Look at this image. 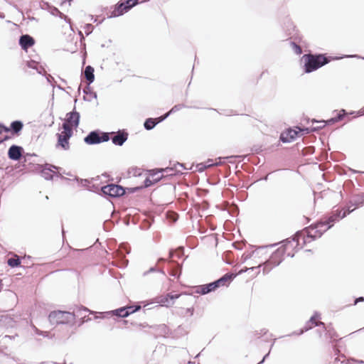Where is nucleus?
Masks as SVG:
<instances>
[{
    "label": "nucleus",
    "mask_w": 364,
    "mask_h": 364,
    "mask_svg": "<svg viewBox=\"0 0 364 364\" xmlns=\"http://www.w3.org/2000/svg\"><path fill=\"white\" fill-rule=\"evenodd\" d=\"M7 264L11 268L21 267V258L19 256L15 255L14 257L8 259Z\"/></svg>",
    "instance_id": "7c9ffc66"
},
{
    "label": "nucleus",
    "mask_w": 364,
    "mask_h": 364,
    "mask_svg": "<svg viewBox=\"0 0 364 364\" xmlns=\"http://www.w3.org/2000/svg\"><path fill=\"white\" fill-rule=\"evenodd\" d=\"M284 29L289 39L301 40V38L299 33L296 30L295 26L291 21L288 20L287 21Z\"/></svg>",
    "instance_id": "f3484780"
},
{
    "label": "nucleus",
    "mask_w": 364,
    "mask_h": 364,
    "mask_svg": "<svg viewBox=\"0 0 364 364\" xmlns=\"http://www.w3.org/2000/svg\"><path fill=\"white\" fill-rule=\"evenodd\" d=\"M171 114L170 113V112H167L166 113L164 114L163 115L156 118V122L157 123H160L161 122H163L164 120H165L166 118H168Z\"/></svg>",
    "instance_id": "6e6d98bb"
},
{
    "label": "nucleus",
    "mask_w": 364,
    "mask_h": 364,
    "mask_svg": "<svg viewBox=\"0 0 364 364\" xmlns=\"http://www.w3.org/2000/svg\"><path fill=\"white\" fill-rule=\"evenodd\" d=\"M282 245L272 253L269 258L263 264L264 274H268L274 267L279 266L284 259V254L289 249H294L299 245V239L295 235L291 240L289 238L282 241Z\"/></svg>",
    "instance_id": "f03ea898"
},
{
    "label": "nucleus",
    "mask_w": 364,
    "mask_h": 364,
    "mask_svg": "<svg viewBox=\"0 0 364 364\" xmlns=\"http://www.w3.org/2000/svg\"><path fill=\"white\" fill-rule=\"evenodd\" d=\"M125 195V189L121 185L109 183L100 187V196L105 198H118Z\"/></svg>",
    "instance_id": "423d86ee"
},
{
    "label": "nucleus",
    "mask_w": 364,
    "mask_h": 364,
    "mask_svg": "<svg viewBox=\"0 0 364 364\" xmlns=\"http://www.w3.org/2000/svg\"><path fill=\"white\" fill-rule=\"evenodd\" d=\"M235 277V275L232 273H227L223 275L219 279L213 281L215 289H218L220 287L228 286Z\"/></svg>",
    "instance_id": "a211bd4d"
},
{
    "label": "nucleus",
    "mask_w": 364,
    "mask_h": 364,
    "mask_svg": "<svg viewBox=\"0 0 364 364\" xmlns=\"http://www.w3.org/2000/svg\"><path fill=\"white\" fill-rule=\"evenodd\" d=\"M83 93V100L85 101L91 102L92 99H97V92L92 90L90 85L89 84L84 88Z\"/></svg>",
    "instance_id": "a878e982"
},
{
    "label": "nucleus",
    "mask_w": 364,
    "mask_h": 364,
    "mask_svg": "<svg viewBox=\"0 0 364 364\" xmlns=\"http://www.w3.org/2000/svg\"><path fill=\"white\" fill-rule=\"evenodd\" d=\"M114 132H105L100 129H95L90 132L86 136L84 137V142L87 145H96L110 140L111 134Z\"/></svg>",
    "instance_id": "39448f33"
},
{
    "label": "nucleus",
    "mask_w": 364,
    "mask_h": 364,
    "mask_svg": "<svg viewBox=\"0 0 364 364\" xmlns=\"http://www.w3.org/2000/svg\"><path fill=\"white\" fill-rule=\"evenodd\" d=\"M275 340L276 339H274L273 343H272L270 349H272V348L273 347ZM270 350H269V352L264 355V357L262 359V360L259 363H258L257 364H262L264 362V360L269 357V355L270 354Z\"/></svg>",
    "instance_id": "0e129e2a"
},
{
    "label": "nucleus",
    "mask_w": 364,
    "mask_h": 364,
    "mask_svg": "<svg viewBox=\"0 0 364 364\" xmlns=\"http://www.w3.org/2000/svg\"><path fill=\"white\" fill-rule=\"evenodd\" d=\"M59 18L63 19L67 23H68L70 25V29L73 31L72 21L68 16L64 14V16H60Z\"/></svg>",
    "instance_id": "052dcab7"
},
{
    "label": "nucleus",
    "mask_w": 364,
    "mask_h": 364,
    "mask_svg": "<svg viewBox=\"0 0 364 364\" xmlns=\"http://www.w3.org/2000/svg\"><path fill=\"white\" fill-rule=\"evenodd\" d=\"M240 157L239 156H225V157H218L216 160H217V162L215 163V166H220V165H222L223 164L226 160L228 161V162L230 163H234L235 161H233L234 159L235 158H238Z\"/></svg>",
    "instance_id": "c9c22d12"
},
{
    "label": "nucleus",
    "mask_w": 364,
    "mask_h": 364,
    "mask_svg": "<svg viewBox=\"0 0 364 364\" xmlns=\"http://www.w3.org/2000/svg\"><path fill=\"white\" fill-rule=\"evenodd\" d=\"M54 169H58V167L50 164H44L41 171V176L47 181L52 180L55 174Z\"/></svg>",
    "instance_id": "6ab92c4d"
},
{
    "label": "nucleus",
    "mask_w": 364,
    "mask_h": 364,
    "mask_svg": "<svg viewBox=\"0 0 364 364\" xmlns=\"http://www.w3.org/2000/svg\"><path fill=\"white\" fill-rule=\"evenodd\" d=\"M321 318V314L315 311L314 314L311 316L310 319L309 320V323H311L314 326H321L325 327V323L323 322L319 321L316 322V320Z\"/></svg>",
    "instance_id": "473e14b6"
},
{
    "label": "nucleus",
    "mask_w": 364,
    "mask_h": 364,
    "mask_svg": "<svg viewBox=\"0 0 364 364\" xmlns=\"http://www.w3.org/2000/svg\"><path fill=\"white\" fill-rule=\"evenodd\" d=\"M84 29H85V35L87 36L92 33V31L94 30V26L91 23H86L84 26Z\"/></svg>",
    "instance_id": "8fccbe9b"
},
{
    "label": "nucleus",
    "mask_w": 364,
    "mask_h": 364,
    "mask_svg": "<svg viewBox=\"0 0 364 364\" xmlns=\"http://www.w3.org/2000/svg\"><path fill=\"white\" fill-rule=\"evenodd\" d=\"M355 113V112H354V111L348 112L346 109H341L334 117H335L336 122H338L342 121L348 114H354Z\"/></svg>",
    "instance_id": "e433bc0d"
},
{
    "label": "nucleus",
    "mask_w": 364,
    "mask_h": 364,
    "mask_svg": "<svg viewBox=\"0 0 364 364\" xmlns=\"http://www.w3.org/2000/svg\"><path fill=\"white\" fill-rule=\"evenodd\" d=\"M89 312V309L83 306H76L70 314L73 315V324L75 323V319L80 318L83 319L86 317V314Z\"/></svg>",
    "instance_id": "4be33fe9"
},
{
    "label": "nucleus",
    "mask_w": 364,
    "mask_h": 364,
    "mask_svg": "<svg viewBox=\"0 0 364 364\" xmlns=\"http://www.w3.org/2000/svg\"><path fill=\"white\" fill-rule=\"evenodd\" d=\"M344 58H360L361 57L358 55H346L342 56H326V54L323 53H308L304 54L301 58V62L303 63L304 71L306 73H312L321 67L326 65L331 60H340Z\"/></svg>",
    "instance_id": "f257e3e1"
},
{
    "label": "nucleus",
    "mask_w": 364,
    "mask_h": 364,
    "mask_svg": "<svg viewBox=\"0 0 364 364\" xmlns=\"http://www.w3.org/2000/svg\"><path fill=\"white\" fill-rule=\"evenodd\" d=\"M194 313V308L193 306L183 308V307H176L175 314L180 316H185L189 314L190 316H193Z\"/></svg>",
    "instance_id": "c756f323"
},
{
    "label": "nucleus",
    "mask_w": 364,
    "mask_h": 364,
    "mask_svg": "<svg viewBox=\"0 0 364 364\" xmlns=\"http://www.w3.org/2000/svg\"><path fill=\"white\" fill-rule=\"evenodd\" d=\"M336 223L331 213L324 215L320 220L312 223L309 227L304 229L306 233L304 237V242H309L308 240H314L321 237L324 232L331 229Z\"/></svg>",
    "instance_id": "7ed1b4c3"
},
{
    "label": "nucleus",
    "mask_w": 364,
    "mask_h": 364,
    "mask_svg": "<svg viewBox=\"0 0 364 364\" xmlns=\"http://www.w3.org/2000/svg\"><path fill=\"white\" fill-rule=\"evenodd\" d=\"M312 122L313 123H319V124H322V129L326 127V125H331V124H333L335 123H337L335 117H331L330 119H327V120H321V121H318L316 119H313L312 120Z\"/></svg>",
    "instance_id": "58836bf2"
},
{
    "label": "nucleus",
    "mask_w": 364,
    "mask_h": 364,
    "mask_svg": "<svg viewBox=\"0 0 364 364\" xmlns=\"http://www.w3.org/2000/svg\"><path fill=\"white\" fill-rule=\"evenodd\" d=\"M352 205H355V208L361 207L364 205V193H363L360 196L353 199V200L350 201Z\"/></svg>",
    "instance_id": "4c0bfd02"
},
{
    "label": "nucleus",
    "mask_w": 364,
    "mask_h": 364,
    "mask_svg": "<svg viewBox=\"0 0 364 364\" xmlns=\"http://www.w3.org/2000/svg\"><path fill=\"white\" fill-rule=\"evenodd\" d=\"M353 210H354V209L350 210V207H348V206L345 207L343 209H341L340 208L335 209V207H334L333 208V210H331V214L332 215V217H333L335 220L336 222H338L340 220L346 218L348 215H349Z\"/></svg>",
    "instance_id": "2eb2a0df"
},
{
    "label": "nucleus",
    "mask_w": 364,
    "mask_h": 364,
    "mask_svg": "<svg viewBox=\"0 0 364 364\" xmlns=\"http://www.w3.org/2000/svg\"><path fill=\"white\" fill-rule=\"evenodd\" d=\"M33 329L37 335L42 336L43 337H48L49 333L48 331H41L35 326H33Z\"/></svg>",
    "instance_id": "603ef678"
},
{
    "label": "nucleus",
    "mask_w": 364,
    "mask_h": 364,
    "mask_svg": "<svg viewBox=\"0 0 364 364\" xmlns=\"http://www.w3.org/2000/svg\"><path fill=\"white\" fill-rule=\"evenodd\" d=\"M204 164H205V166H206V168H209V167H212V166H215V163H213V159H208L206 161L203 162Z\"/></svg>",
    "instance_id": "69168bd1"
},
{
    "label": "nucleus",
    "mask_w": 364,
    "mask_h": 364,
    "mask_svg": "<svg viewBox=\"0 0 364 364\" xmlns=\"http://www.w3.org/2000/svg\"><path fill=\"white\" fill-rule=\"evenodd\" d=\"M89 191L94 192V193H97V194L100 195V187H99V186L97 184L92 183V185H90V188H89Z\"/></svg>",
    "instance_id": "5fc2aeb1"
},
{
    "label": "nucleus",
    "mask_w": 364,
    "mask_h": 364,
    "mask_svg": "<svg viewBox=\"0 0 364 364\" xmlns=\"http://www.w3.org/2000/svg\"><path fill=\"white\" fill-rule=\"evenodd\" d=\"M149 176L154 184L157 183L160 181L164 179V174L161 173V171L159 169H151L149 171Z\"/></svg>",
    "instance_id": "c85d7f7f"
},
{
    "label": "nucleus",
    "mask_w": 364,
    "mask_h": 364,
    "mask_svg": "<svg viewBox=\"0 0 364 364\" xmlns=\"http://www.w3.org/2000/svg\"><path fill=\"white\" fill-rule=\"evenodd\" d=\"M37 73L39 75H41L43 76H46L48 74L46 73V70L43 65L39 63V65L37 66V68L35 70Z\"/></svg>",
    "instance_id": "3c124183"
},
{
    "label": "nucleus",
    "mask_w": 364,
    "mask_h": 364,
    "mask_svg": "<svg viewBox=\"0 0 364 364\" xmlns=\"http://www.w3.org/2000/svg\"><path fill=\"white\" fill-rule=\"evenodd\" d=\"M196 168L198 172L202 173L206 169L205 164L200 163L197 164Z\"/></svg>",
    "instance_id": "e2e57ef3"
},
{
    "label": "nucleus",
    "mask_w": 364,
    "mask_h": 364,
    "mask_svg": "<svg viewBox=\"0 0 364 364\" xmlns=\"http://www.w3.org/2000/svg\"><path fill=\"white\" fill-rule=\"evenodd\" d=\"M77 34L80 36V41L81 45L83 46L84 48H85V38L82 31L79 30L77 32Z\"/></svg>",
    "instance_id": "680f3d73"
},
{
    "label": "nucleus",
    "mask_w": 364,
    "mask_h": 364,
    "mask_svg": "<svg viewBox=\"0 0 364 364\" xmlns=\"http://www.w3.org/2000/svg\"><path fill=\"white\" fill-rule=\"evenodd\" d=\"M106 314L107 315H110V316H117V318H127L128 317V315L127 314V310L126 309V306H122V307H119L117 309H114V310H112V311H107Z\"/></svg>",
    "instance_id": "cd10ccee"
},
{
    "label": "nucleus",
    "mask_w": 364,
    "mask_h": 364,
    "mask_svg": "<svg viewBox=\"0 0 364 364\" xmlns=\"http://www.w3.org/2000/svg\"><path fill=\"white\" fill-rule=\"evenodd\" d=\"M169 262L172 268L170 275L176 278H179L182 272V264L173 260H171Z\"/></svg>",
    "instance_id": "b1692460"
},
{
    "label": "nucleus",
    "mask_w": 364,
    "mask_h": 364,
    "mask_svg": "<svg viewBox=\"0 0 364 364\" xmlns=\"http://www.w3.org/2000/svg\"><path fill=\"white\" fill-rule=\"evenodd\" d=\"M95 69L91 65H87L84 70V75L87 84L91 85L95 81Z\"/></svg>",
    "instance_id": "bb28decb"
},
{
    "label": "nucleus",
    "mask_w": 364,
    "mask_h": 364,
    "mask_svg": "<svg viewBox=\"0 0 364 364\" xmlns=\"http://www.w3.org/2000/svg\"><path fill=\"white\" fill-rule=\"evenodd\" d=\"M158 124L156 118H147L144 122V127L146 130H152Z\"/></svg>",
    "instance_id": "2f4dec72"
},
{
    "label": "nucleus",
    "mask_w": 364,
    "mask_h": 364,
    "mask_svg": "<svg viewBox=\"0 0 364 364\" xmlns=\"http://www.w3.org/2000/svg\"><path fill=\"white\" fill-rule=\"evenodd\" d=\"M151 273H158V274H161L162 277H166V274H165L164 269L162 268L158 267L156 266L151 267L147 271H145L143 273V276L146 277L149 274H151Z\"/></svg>",
    "instance_id": "72a5a7b5"
},
{
    "label": "nucleus",
    "mask_w": 364,
    "mask_h": 364,
    "mask_svg": "<svg viewBox=\"0 0 364 364\" xmlns=\"http://www.w3.org/2000/svg\"><path fill=\"white\" fill-rule=\"evenodd\" d=\"M325 328V330L326 331V334L328 336V337L331 338V339H333L335 338L336 337L338 336L337 335V333L334 331V329L333 328H331L330 326H328V327H323Z\"/></svg>",
    "instance_id": "37998d69"
},
{
    "label": "nucleus",
    "mask_w": 364,
    "mask_h": 364,
    "mask_svg": "<svg viewBox=\"0 0 364 364\" xmlns=\"http://www.w3.org/2000/svg\"><path fill=\"white\" fill-rule=\"evenodd\" d=\"M159 170L160 171H161V173L164 174V179L183 174L181 171L176 169L173 165L172 166H168L165 168H161Z\"/></svg>",
    "instance_id": "5701e85b"
},
{
    "label": "nucleus",
    "mask_w": 364,
    "mask_h": 364,
    "mask_svg": "<svg viewBox=\"0 0 364 364\" xmlns=\"http://www.w3.org/2000/svg\"><path fill=\"white\" fill-rule=\"evenodd\" d=\"M40 62L31 59L29 60L26 61V65L28 68H31L33 70H36L37 68V66L39 65Z\"/></svg>",
    "instance_id": "c03bdc74"
},
{
    "label": "nucleus",
    "mask_w": 364,
    "mask_h": 364,
    "mask_svg": "<svg viewBox=\"0 0 364 364\" xmlns=\"http://www.w3.org/2000/svg\"><path fill=\"white\" fill-rule=\"evenodd\" d=\"M278 243H274V244H272V245H266V246H261L257 249H255V250L252 251L251 252H245L242 257V258L243 259V261L245 262L246 260H247L248 259L251 258L252 257H257L259 255V254H262V252L267 248V247H274L276 245H277Z\"/></svg>",
    "instance_id": "412c9836"
},
{
    "label": "nucleus",
    "mask_w": 364,
    "mask_h": 364,
    "mask_svg": "<svg viewBox=\"0 0 364 364\" xmlns=\"http://www.w3.org/2000/svg\"><path fill=\"white\" fill-rule=\"evenodd\" d=\"M363 301H364V296H359L355 299L353 305H356L358 303Z\"/></svg>",
    "instance_id": "338daca9"
},
{
    "label": "nucleus",
    "mask_w": 364,
    "mask_h": 364,
    "mask_svg": "<svg viewBox=\"0 0 364 364\" xmlns=\"http://www.w3.org/2000/svg\"><path fill=\"white\" fill-rule=\"evenodd\" d=\"M295 128L297 129L299 136L309 134L322 129V127H300L299 126H296Z\"/></svg>",
    "instance_id": "393cba45"
},
{
    "label": "nucleus",
    "mask_w": 364,
    "mask_h": 364,
    "mask_svg": "<svg viewBox=\"0 0 364 364\" xmlns=\"http://www.w3.org/2000/svg\"><path fill=\"white\" fill-rule=\"evenodd\" d=\"M45 77H46L47 82L48 83H50L53 87H55L54 83L55 82V81L54 77L50 74H48L47 75H46Z\"/></svg>",
    "instance_id": "4d7b16f0"
},
{
    "label": "nucleus",
    "mask_w": 364,
    "mask_h": 364,
    "mask_svg": "<svg viewBox=\"0 0 364 364\" xmlns=\"http://www.w3.org/2000/svg\"><path fill=\"white\" fill-rule=\"evenodd\" d=\"M191 107L186 106L184 104H177L174 105L170 110L171 114H173L179 110H181L182 108H191Z\"/></svg>",
    "instance_id": "a18cd8bd"
},
{
    "label": "nucleus",
    "mask_w": 364,
    "mask_h": 364,
    "mask_svg": "<svg viewBox=\"0 0 364 364\" xmlns=\"http://www.w3.org/2000/svg\"><path fill=\"white\" fill-rule=\"evenodd\" d=\"M153 185H154V184L153 181H151V178L149 177V178H145V180L143 182V185L140 186L142 187V189H143L145 188H149Z\"/></svg>",
    "instance_id": "864d4df0"
},
{
    "label": "nucleus",
    "mask_w": 364,
    "mask_h": 364,
    "mask_svg": "<svg viewBox=\"0 0 364 364\" xmlns=\"http://www.w3.org/2000/svg\"><path fill=\"white\" fill-rule=\"evenodd\" d=\"M23 153V148L21 146L13 144L8 150V157L13 161H19L22 157Z\"/></svg>",
    "instance_id": "4468645a"
},
{
    "label": "nucleus",
    "mask_w": 364,
    "mask_h": 364,
    "mask_svg": "<svg viewBox=\"0 0 364 364\" xmlns=\"http://www.w3.org/2000/svg\"><path fill=\"white\" fill-rule=\"evenodd\" d=\"M314 326H313L311 323H309V321L306 323L305 326H304V328H301L299 332H293L292 334L294 335H298V336H300L301 334H303L304 332L309 331V330H311Z\"/></svg>",
    "instance_id": "ea45409f"
},
{
    "label": "nucleus",
    "mask_w": 364,
    "mask_h": 364,
    "mask_svg": "<svg viewBox=\"0 0 364 364\" xmlns=\"http://www.w3.org/2000/svg\"><path fill=\"white\" fill-rule=\"evenodd\" d=\"M176 335H185L187 331L184 329V327L179 326L175 331Z\"/></svg>",
    "instance_id": "13d9d810"
},
{
    "label": "nucleus",
    "mask_w": 364,
    "mask_h": 364,
    "mask_svg": "<svg viewBox=\"0 0 364 364\" xmlns=\"http://www.w3.org/2000/svg\"><path fill=\"white\" fill-rule=\"evenodd\" d=\"M63 132L57 133V143L55 148H60L64 151H68L70 149V139L73 135V130L68 126L67 123H63Z\"/></svg>",
    "instance_id": "0eeeda50"
},
{
    "label": "nucleus",
    "mask_w": 364,
    "mask_h": 364,
    "mask_svg": "<svg viewBox=\"0 0 364 364\" xmlns=\"http://www.w3.org/2000/svg\"><path fill=\"white\" fill-rule=\"evenodd\" d=\"M364 115V107H362L358 112L357 116H363Z\"/></svg>",
    "instance_id": "774afa93"
},
{
    "label": "nucleus",
    "mask_w": 364,
    "mask_h": 364,
    "mask_svg": "<svg viewBox=\"0 0 364 364\" xmlns=\"http://www.w3.org/2000/svg\"><path fill=\"white\" fill-rule=\"evenodd\" d=\"M159 330L160 331V332L164 335V336H168L170 333V329L169 328L165 325V324H161L159 326Z\"/></svg>",
    "instance_id": "de8ad7c7"
},
{
    "label": "nucleus",
    "mask_w": 364,
    "mask_h": 364,
    "mask_svg": "<svg viewBox=\"0 0 364 364\" xmlns=\"http://www.w3.org/2000/svg\"><path fill=\"white\" fill-rule=\"evenodd\" d=\"M194 289V292L200 295H205L216 290L213 282L205 284L195 286Z\"/></svg>",
    "instance_id": "aec40b11"
},
{
    "label": "nucleus",
    "mask_w": 364,
    "mask_h": 364,
    "mask_svg": "<svg viewBox=\"0 0 364 364\" xmlns=\"http://www.w3.org/2000/svg\"><path fill=\"white\" fill-rule=\"evenodd\" d=\"M51 4H50L47 1H42L41 3V9H45V10H47L48 11L50 7H51Z\"/></svg>",
    "instance_id": "bf43d9fd"
},
{
    "label": "nucleus",
    "mask_w": 364,
    "mask_h": 364,
    "mask_svg": "<svg viewBox=\"0 0 364 364\" xmlns=\"http://www.w3.org/2000/svg\"><path fill=\"white\" fill-rule=\"evenodd\" d=\"M124 189H125V194H127V193L131 194V193H134L139 191L142 190V187H141L140 186H135V187H129V188L124 187Z\"/></svg>",
    "instance_id": "09e8293b"
},
{
    "label": "nucleus",
    "mask_w": 364,
    "mask_h": 364,
    "mask_svg": "<svg viewBox=\"0 0 364 364\" xmlns=\"http://www.w3.org/2000/svg\"><path fill=\"white\" fill-rule=\"evenodd\" d=\"M141 306L139 304L134 306H126V309L127 310L128 316L135 312L139 311L141 309Z\"/></svg>",
    "instance_id": "a19ab883"
},
{
    "label": "nucleus",
    "mask_w": 364,
    "mask_h": 364,
    "mask_svg": "<svg viewBox=\"0 0 364 364\" xmlns=\"http://www.w3.org/2000/svg\"><path fill=\"white\" fill-rule=\"evenodd\" d=\"M112 137L110 136L112 142L115 146H122L128 139L129 133L126 129H119L114 132Z\"/></svg>",
    "instance_id": "f8f14e48"
},
{
    "label": "nucleus",
    "mask_w": 364,
    "mask_h": 364,
    "mask_svg": "<svg viewBox=\"0 0 364 364\" xmlns=\"http://www.w3.org/2000/svg\"><path fill=\"white\" fill-rule=\"evenodd\" d=\"M74 180L80 183V185L85 188H86L89 191V188H90V182L88 179H80L77 176L75 177Z\"/></svg>",
    "instance_id": "49530a36"
},
{
    "label": "nucleus",
    "mask_w": 364,
    "mask_h": 364,
    "mask_svg": "<svg viewBox=\"0 0 364 364\" xmlns=\"http://www.w3.org/2000/svg\"><path fill=\"white\" fill-rule=\"evenodd\" d=\"M3 127L4 132H11L13 136H19L23 128V123L21 120H14L11 123L9 127L5 125V127Z\"/></svg>",
    "instance_id": "ddd939ff"
},
{
    "label": "nucleus",
    "mask_w": 364,
    "mask_h": 364,
    "mask_svg": "<svg viewBox=\"0 0 364 364\" xmlns=\"http://www.w3.org/2000/svg\"><path fill=\"white\" fill-rule=\"evenodd\" d=\"M35 42V39L28 34H22L18 39V44L24 51L32 47Z\"/></svg>",
    "instance_id": "dca6fc26"
},
{
    "label": "nucleus",
    "mask_w": 364,
    "mask_h": 364,
    "mask_svg": "<svg viewBox=\"0 0 364 364\" xmlns=\"http://www.w3.org/2000/svg\"><path fill=\"white\" fill-rule=\"evenodd\" d=\"M301 40H294V39H290V41H289V45L292 48L294 52L297 55H300L302 53V49H301V46L298 44V43Z\"/></svg>",
    "instance_id": "f704fd0d"
},
{
    "label": "nucleus",
    "mask_w": 364,
    "mask_h": 364,
    "mask_svg": "<svg viewBox=\"0 0 364 364\" xmlns=\"http://www.w3.org/2000/svg\"><path fill=\"white\" fill-rule=\"evenodd\" d=\"M181 296H183V294H173L172 293H168L165 295L156 296L154 299L155 302L159 304L160 306L169 307L174 304L176 299ZM183 296L185 298V302H186L187 300L191 299V297L189 294H183Z\"/></svg>",
    "instance_id": "1a4fd4ad"
},
{
    "label": "nucleus",
    "mask_w": 364,
    "mask_h": 364,
    "mask_svg": "<svg viewBox=\"0 0 364 364\" xmlns=\"http://www.w3.org/2000/svg\"><path fill=\"white\" fill-rule=\"evenodd\" d=\"M48 11L51 15L55 16H58V17L64 16V14L62 13L61 11H60L57 7H55L53 5L51 6V7H50V9Z\"/></svg>",
    "instance_id": "79ce46f5"
},
{
    "label": "nucleus",
    "mask_w": 364,
    "mask_h": 364,
    "mask_svg": "<svg viewBox=\"0 0 364 364\" xmlns=\"http://www.w3.org/2000/svg\"><path fill=\"white\" fill-rule=\"evenodd\" d=\"M73 316L70 311L57 310L49 314L48 320L51 325H73Z\"/></svg>",
    "instance_id": "20e7f679"
},
{
    "label": "nucleus",
    "mask_w": 364,
    "mask_h": 364,
    "mask_svg": "<svg viewBox=\"0 0 364 364\" xmlns=\"http://www.w3.org/2000/svg\"><path fill=\"white\" fill-rule=\"evenodd\" d=\"M298 136H299L295 127L294 128L289 127L281 133L279 140L283 143H290Z\"/></svg>",
    "instance_id": "9d476101"
},
{
    "label": "nucleus",
    "mask_w": 364,
    "mask_h": 364,
    "mask_svg": "<svg viewBox=\"0 0 364 364\" xmlns=\"http://www.w3.org/2000/svg\"><path fill=\"white\" fill-rule=\"evenodd\" d=\"M139 4V0H120L112 8L109 18H115L124 15Z\"/></svg>",
    "instance_id": "6e6552de"
},
{
    "label": "nucleus",
    "mask_w": 364,
    "mask_h": 364,
    "mask_svg": "<svg viewBox=\"0 0 364 364\" xmlns=\"http://www.w3.org/2000/svg\"><path fill=\"white\" fill-rule=\"evenodd\" d=\"M80 114L76 111L75 107L73 109L67 113L66 121L64 123H67L72 129H77L80 124Z\"/></svg>",
    "instance_id": "9b49d317"
}]
</instances>
